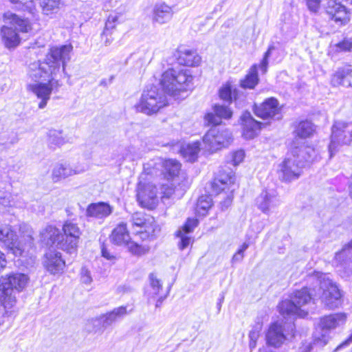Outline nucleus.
<instances>
[{"mask_svg": "<svg viewBox=\"0 0 352 352\" xmlns=\"http://www.w3.org/2000/svg\"><path fill=\"white\" fill-rule=\"evenodd\" d=\"M72 50L71 44L51 47L43 61L38 60L30 65V78L36 82L45 81L49 77L56 76L61 67L64 71L66 63L71 58Z\"/></svg>", "mask_w": 352, "mask_h": 352, "instance_id": "1", "label": "nucleus"}, {"mask_svg": "<svg viewBox=\"0 0 352 352\" xmlns=\"http://www.w3.org/2000/svg\"><path fill=\"white\" fill-rule=\"evenodd\" d=\"M307 281L314 285L316 300L329 309L339 307L343 301L342 294L337 284L329 278L327 274L315 272L307 276Z\"/></svg>", "mask_w": 352, "mask_h": 352, "instance_id": "2", "label": "nucleus"}, {"mask_svg": "<svg viewBox=\"0 0 352 352\" xmlns=\"http://www.w3.org/2000/svg\"><path fill=\"white\" fill-rule=\"evenodd\" d=\"M5 25L1 28V36L3 43L8 49L17 47L21 38L19 33H27L31 30V24L28 19L21 18L11 12H5L3 15Z\"/></svg>", "mask_w": 352, "mask_h": 352, "instance_id": "3", "label": "nucleus"}, {"mask_svg": "<svg viewBox=\"0 0 352 352\" xmlns=\"http://www.w3.org/2000/svg\"><path fill=\"white\" fill-rule=\"evenodd\" d=\"M307 283L308 286L294 292L290 299H285L279 303L278 309L283 317L291 316L304 317L307 314V311L302 307L311 300L314 302L316 300V296H314L316 288L314 285L307 281Z\"/></svg>", "mask_w": 352, "mask_h": 352, "instance_id": "4", "label": "nucleus"}, {"mask_svg": "<svg viewBox=\"0 0 352 352\" xmlns=\"http://www.w3.org/2000/svg\"><path fill=\"white\" fill-rule=\"evenodd\" d=\"M192 80L189 69L171 68L162 74L160 85L166 94L175 97L191 89L193 87Z\"/></svg>", "mask_w": 352, "mask_h": 352, "instance_id": "5", "label": "nucleus"}, {"mask_svg": "<svg viewBox=\"0 0 352 352\" xmlns=\"http://www.w3.org/2000/svg\"><path fill=\"white\" fill-rule=\"evenodd\" d=\"M321 0H307L309 10L316 13L320 6ZM325 19L329 24L336 29L346 25L351 21L349 10L336 0H327L323 5Z\"/></svg>", "mask_w": 352, "mask_h": 352, "instance_id": "6", "label": "nucleus"}, {"mask_svg": "<svg viewBox=\"0 0 352 352\" xmlns=\"http://www.w3.org/2000/svg\"><path fill=\"white\" fill-rule=\"evenodd\" d=\"M28 280V276L21 273L12 274L0 279V303L5 309L14 305L15 293L22 291Z\"/></svg>", "mask_w": 352, "mask_h": 352, "instance_id": "7", "label": "nucleus"}, {"mask_svg": "<svg viewBox=\"0 0 352 352\" xmlns=\"http://www.w3.org/2000/svg\"><path fill=\"white\" fill-rule=\"evenodd\" d=\"M168 104L166 94L157 85L146 87L144 90L140 102L136 105L137 110L147 115L157 113Z\"/></svg>", "mask_w": 352, "mask_h": 352, "instance_id": "8", "label": "nucleus"}, {"mask_svg": "<svg viewBox=\"0 0 352 352\" xmlns=\"http://www.w3.org/2000/svg\"><path fill=\"white\" fill-rule=\"evenodd\" d=\"M33 241L32 235L28 234V243L23 244L19 240L16 232L11 226L6 224L0 226V242L11 250L16 256H22L26 249L32 248Z\"/></svg>", "mask_w": 352, "mask_h": 352, "instance_id": "9", "label": "nucleus"}, {"mask_svg": "<svg viewBox=\"0 0 352 352\" xmlns=\"http://www.w3.org/2000/svg\"><path fill=\"white\" fill-rule=\"evenodd\" d=\"M352 141V123L336 121L331 128V142L329 144V157L338 151V146L348 145Z\"/></svg>", "mask_w": 352, "mask_h": 352, "instance_id": "10", "label": "nucleus"}, {"mask_svg": "<svg viewBox=\"0 0 352 352\" xmlns=\"http://www.w3.org/2000/svg\"><path fill=\"white\" fill-rule=\"evenodd\" d=\"M62 241L58 244V249L68 253H74L76 251L82 231L78 223L73 220H67L62 228Z\"/></svg>", "mask_w": 352, "mask_h": 352, "instance_id": "11", "label": "nucleus"}, {"mask_svg": "<svg viewBox=\"0 0 352 352\" xmlns=\"http://www.w3.org/2000/svg\"><path fill=\"white\" fill-rule=\"evenodd\" d=\"M232 140L231 132L220 124L212 125V127L203 138L204 143L208 145L209 149L212 151L228 146Z\"/></svg>", "mask_w": 352, "mask_h": 352, "instance_id": "12", "label": "nucleus"}, {"mask_svg": "<svg viewBox=\"0 0 352 352\" xmlns=\"http://www.w3.org/2000/svg\"><path fill=\"white\" fill-rule=\"evenodd\" d=\"M56 76L49 77L47 80V83L38 82L36 84L29 85L28 89L32 91L41 102L38 103V108L43 109L47 105L50 98V95L54 89H57L60 87L58 80H56Z\"/></svg>", "mask_w": 352, "mask_h": 352, "instance_id": "13", "label": "nucleus"}, {"mask_svg": "<svg viewBox=\"0 0 352 352\" xmlns=\"http://www.w3.org/2000/svg\"><path fill=\"white\" fill-rule=\"evenodd\" d=\"M256 206L264 214L274 212L280 206V200L277 190L274 188H265L256 198Z\"/></svg>", "mask_w": 352, "mask_h": 352, "instance_id": "14", "label": "nucleus"}, {"mask_svg": "<svg viewBox=\"0 0 352 352\" xmlns=\"http://www.w3.org/2000/svg\"><path fill=\"white\" fill-rule=\"evenodd\" d=\"M302 168L293 157H287L278 165V178L285 182L296 180L301 175Z\"/></svg>", "mask_w": 352, "mask_h": 352, "instance_id": "15", "label": "nucleus"}, {"mask_svg": "<svg viewBox=\"0 0 352 352\" xmlns=\"http://www.w3.org/2000/svg\"><path fill=\"white\" fill-rule=\"evenodd\" d=\"M279 102L274 97L265 99L260 104H254L253 110L254 114L263 120L274 118L280 113Z\"/></svg>", "mask_w": 352, "mask_h": 352, "instance_id": "16", "label": "nucleus"}, {"mask_svg": "<svg viewBox=\"0 0 352 352\" xmlns=\"http://www.w3.org/2000/svg\"><path fill=\"white\" fill-rule=\"evenodd\" d=\"M333 265L338 270L343 269L347 274L352 272V240L336 253Z\"/></svg>", "mask_w": 352, "mask_h": 352, "instance_id": "17", "label": "nucleus"}, {"mask_svg": "<svg viewBox=\"0 0 352 352\" xmlns=\"http://www.w3.org/2000/svg\"><path fill=\"white\" fill-rule=\"evenodd\" d=\"M292 155L302 167L317 159V153L315 148L305 144L294 146L292 149Z\"/></svg>", "mask_w": 352, "mask_h": 352, "instance_id": "18", "label": "nucleus"}, {"mask_svg": "<svg viewBox=\"0 0 352 352\" xmlns=\"http://www.w3.org/2000/svg\"><path fill=\"white\" fill-rule=\"evenodd\" d=\"M285 340L286 336L284 333L283 326L278 322L272 323L265 334L267 345L279 348Z\"/></svg>", "mask_w": 352, "mask_h": 352, "instance_id": "19", "label": "nucleus"}, {"mask_svg": "<svg viewBox=\"0 0 352 352\" xmlns=\"http://www.w3.org/2000/svg\"><path fill=\"white\" fill-rule=\"evenodd\" d=\"M39 241L45 246L58 248V244L62 241V233L56 227L48 225L40 231Z\"/></svg>", "mask_w": 352, "mask_h": 352, "instance_id": "20", "label": "nucleus"}, {"mask_svg": "<svg viewBox=\"0 0 352 352\" xmlns=\"http://www.w3.org/2000/svg\"><path fill=\"white\" fill-rule=\"evenodd\" d=\"M213 112L208 113L205 116V120L208 124L219 125L221 119H230L232 118L233 112L231 109L226 105L215 104L212 107Z\"/></svg>", "mask_w": 352, "mask_h": 352, "instance_id": "21", "label": "nucleus"}, {"mask_svg": "<svg viewBox=\"0 0 352 352\" xmlns=\"http://www.w3.org/2000/svg\"><path fill=\"white\" fill-rule=\"evenodd\" d=\"M200 146L201 143L197 141L186 144H182L179 142L173 143L171 146L173 152H180L186 161L194 162L198 157Z\"/></svg>", "mask_w": 352, "mask_h": 352, "instance_id": "22", "label": "nucleus"}, {"mask_svg": "<svg viewBox=\"0 0 352 352\" xmlns=\"http://www.w3.org/2000/svg\"><path fill=\"white\" fill-rule=\"evenodd\" d=\"M346 319V316L344 313H337L329 314L321 318L318 326L322 332L318 335L321 336L328 331L337 328L338 327L343 324Z\"/></svg>", "mask_w": 352, "mask_h": 352, "instance_id": "23", "label": "nucleus"}, {"mask_svg": "<svg viewBox=\"0 0 352 352\" xmlns=\"http://www.w3.org/2000/svg\"><path fill=\"white\" fill-rule=\"evenodd\" d=\"M243 126V135L246 139L254 138L261 129L262 123L256 120L249 111H245L240 118Z\"/></svg>", "mask_w": 352, "mask_h": 352, "instance_id": "24", "label": "nucleus"}, {"mask_svg": "<svg viewBox=\"0 0 352 352\" xmlns=\"http://www.w3.org/2000/svg\"><path fill=\"white\" fill-rule=\"evenodd\" d=\"M331 83L333 87H352V69L350 67L339 68L332 75Z\"/></svg>", "mask_w": 352, "mask_h": 352, "instance_id": "25", "label": "nucleus"}, {"mask_svg": "<svg viewBox=\"0 0 352 352\" xmlns=\"http://www.w3.org/2000/svg\"><path fill=\"white\" fill-rule=\"evenodd\" d=\"M45 267L52 274L62 273L65 266L62 255L58 252H50L46 254Z\"/></svg>", "mask_w": 352, "mask_h": 352, "instance_id": "26", "label": "nucleus"}, {"mask_svg": "<svg viewBox=\"0 0 352 352\" xmlns=\"http://www.w3.org/2000/svg\"><path fill=\"white\" fill-rule=\"evenodd\" d=\"M113 208L106 202H98L89 204L86 210V215L96 219H103L109 216Z\"/></svg>", "mask_w": 352, "mask_h": 352, "instance_id": "27", "label": "nucleus"}, {"mask_svg": "<svg viewBox=\"0 0 352 352\" xmlns=\"http://www.w3.org/2000/svg\"><path fill=\"white\" fill-rule=\"evenodd\" d=\"M127 314L126 307L120 306L115 308L113 311L100 316L98 318L93 319L94 322L102 324V327L107 328L118 320L123 318Z\"/></svg>", "mask_w": 352, "mask_h": 352, "instance_id": "28", "label": "nucleus"}, {"mask_svg": "<svg viewBox=\"0 0 352 352\" xmlns=\"http://www.w3.org/2000/svg\"><path fill=\"white\" fill-rule=\"evenodd\" d=\"M110 239L112 243L116 245L122 246L127 244L131 240L129 232L125 223L118 224L111 232Z\"/></svg>", "mask_w": 352, "mask_h": 352, "instance_id": "29", "label": "nucleus"}, {"mask_svg": "<svg viewBox=\"0 0 352 352\" xmlns=\"http://www.w3.org/2000/svg\"><path fill=\"white\" fill-rule=\"evenodd\" d=\"M83 170L74 169L67 163H58L56 164L52 170V179L54 182L76 174L82 173Z\"/></svg>", "mask_w": 352, "mask_h": 352, "instance_id": "30", "label": "nucleus"}, {"mask_svg": "<svg viewBox=\"0 0 352 352\" xmlns=\"http://www.w3.org/2000/svg\"><path fill=\"white\" fill-rule=\"evenodd\" d=\"M234 175L230 171L226 175H221L219 177L215 178L212 184L213 190L219 194L226 190L232 192L234 189H231V186L234 184Z\"/></svg>", "mask_w": 352, "mask_h": 352, "instance_id": "31", "label": "nucleus"}, {"mask_svg": "<svg viewBox=\"0 0 352 352\" xmlns=\"http://www.w3.org/2000/svg\"><path fill=\"white\" fill-rule=\"evenodd\" d=\"M162 174L167 180L173 179L177 177L181 169L180 163L172 159L162 161Z\"/></svg>", "mask_w": 352, "mask_h": 352, "instance_id": "32", "label": "nucleus"}, {"mask_svg": "<svg viewBox=\"0 0 352 352\" xmlns=\"http://www.w3.org/2000/svg\"><path fill=\"white\" fill-rule=\"evenodd\" d=\"M173 15L172 8L165 3H159L153 9V21L160 24L168 21Z\"/></svg>", "mask_w": 352, "mask_h": 352, "instance_id": "33", "label": "nucleus"}, {"mask_svg": "<svg viewBox=\"0 0 352 352\" xmlns=\"http://www.w3.org/2000/svg\"><path fill=\"white\" fill-rule=\"evenodd\" d=\"M41 13L52 18L60 10L62 0H38Z\"/></svg>", "mask_w": 352, "mask_h": 352, "instance_id": "34", "label": "nucleus"}, {"mask_svg": "<svg viewBox=\"0 0 352 352\" xmlns=\"http://www.w3.org/2000/svg\"><path fill=\"white\" fill-rule=\"evenodd\" d=\"M178 60L181 65L188 67H195L201 62V57L196 51L185 50L180 52Z\"/></svg>", "mask_w": 352, "mask_h": 352, "instance_id": "35", "label": "nucleus"}, {"mask_svg": "<svg viewBox=\"0 0 352 352\" xmlns=\"http://www.w3.org/2000/svg\"><path fill=\"white\" fill-rule=\"evenodd\" d=\"M258 67L256 65H252L248 74L240 81V86L243 89H254L258 83Z\"/></svg>", "mask_w": 352, "mask_h": 352, "instance_id": "36", "label": "nucleus"}, {"mask_svg": "<svg viewBox=\"0 0 352 352\" xmlns=\"http://www.w3.org/2000/svg\"><path fill=\"white\" fill-rule=\"evenodd\" d=\"M328 341L329 337L327 336L324 334L318 336V333H316L313 342L304 343L300 349V352H311L314 347L322 348L328 343Z\"/></svg>", "mask_w": 352, "mask_h": 352, "instance_id": "37", "label": "nucleus"}, {"mask_svg": "<svg viewBox=\"0 0 352 352\" xmlns=\"http://www.w3.org/2000/svg\"><path fill=\"white\" fill-rule=\"evenodd\" d=\"M314 131V126L310 121L303 120L298 124L295 133L300 138H307L310 137Z\"/></svg>", "mask_w": 352, "mask_h": 352, "instance_id": "38", "label": "nucleus"}, {"mask_svg": "<svg viewBox=\"0 0 352 352\" xmlns=\"http://www.w3.org/2000/svg\"><path fill=\"white\" fill-rule=\"evenodd\" d=\"M150 217L142 212H136L131 215V222L133 227L144 228V231L149 232L147 230V225L151 223Z\"/></svg>", "mask_w": 352, "mask_h": 352, "instance_id": "39", "label": "nucleus"}, {"mask_svg": "<svg viewBox=\"0 0 352 352\" xmlns=\"http://www.w3.org/2000/svg\"><path fill=\"white\" fill-rule=\"evenodd\" d=\"M15 5V8L19 10L26 11L33 14L36 10V4L34 0H10Z\"/></svg>", "mask_w": 352, "mask_h": 352, "instance_id": "40", "label": "nucleus"}, {"mask_svg": "<svg viewBox=\"0 0 352 352\" xmlns=\"http://www.w3.org/2000/svg\"><path fill=\"white\" fill-rule=\"evenodd\" d=\"M67 140L62 135L61 131L50 130L48 136V142L51 147L53 146H60L64 144Z\"/></svg>", "mask_w": 352, "mask_h": 352, "instance_id": "41", "label": "nucleus"}, {"mask_svg": "<svg viewBox=\"0 0 352 352\" xmlns=\"http://www.w3.org/2000/svg\"><path fill=\"white\" fill-rule=\"evenodd\" d=\"M212 206V199L207 195L199 197L197 203V211L201 215H205Z\"/></svg>", "mask_w": 352, "mask_h": 352, "instance_id": "42", "label": "nucleus"}, {"mask_svg": "<svg viewBox=\"0 0 352 352\" xmlns=\"http://www.w3.org/2000/svg\"><path fill=\"white\" fill-rule=\"evenodd\" d=\"M236 95L237 90H232V87L230 85H226L221 87L219 90V97L221 98V99L229 102H231L233 98L235 100H236Z\"/></svg>", "mask_w": 352, "mask_h": 352, "instance_id": "43", "label": "nucleus"}, {"mask_svg": "<svg viewBox=\"0 0 352 352\" xmlns=\"http://www.w3.org/2000/svg\"><path fill=\"white\" fill-rule=\"evenodd\" d=\"M125 246H127L129 251L133 255L135 256H142L146 254L149 248L147 246H142L138 244L135 242L131 241V240L127 243Z\"/></svg>", "mask_w": 352, "mask_h": 352, "instance_id": "44", "label": "nucleus"}, {"mask_svg": "<svg viewBox=\"0 0 352 352\" xmlns=\"http://www.w3.org/2000/svg\"><path fill=\"white\" fill-rule=\"evenodd\" d=\"M333 47L336 52H351L352 51V38L344 37L335 44Z\"/></svg>", "mask_w": 352, "mask_h": 352, "instance_id": "45", "label": "nucleus"}, {"mask_svg": "<svg viewBox=\"0 0 352 352\" xmlns=\"http://www.w3.org/2000/svg\"><path fill=\"white\" fill-rule=\"evenodd\" d=\"M156 194L151 193L148 197L144 195V192H139L137 194V199L142 207L148 208L155 203Z\"/></svg>", "mask_w": 352, "mask_h": 352, "instance_id": "46", "label": "nucleus"}, {"mask_svg": "<svg viewBox=\"0 0 352 352\" xmlns=\"http://www.w3.org/2000/svg\"><path fill=\"white\" fill-rule=\"evenodd\" d=\"M278 47L272 43L269 45L267 50L264 54L263 58L261 62L259 65L262 72L265 74L267 72V66H268V58L272 54V53L277 50Z\"/></svg>", "mask_w": 352, "mask_h": 352, "instance_id": "47", "label": "nucleus"}, {"mask_svg": "<svg viewBox=\"0 0 352 352\" xmlns=\"http://www.w3.org/2000/svg\"><path fill=\"white\" fill-rule=\"evenodd\" d=\"M197 219L188 218L184 225L177 230L178 234H181V233L188 234L192 232L193 230L197 226Z\"/></svg>", "mask_w": 352, "mask_h": 352, "instance_id": "48", "label": "nucleus"}, {"mask_svg": "<svg viewBox=\"0 0 352 352\" xmlns=\"http://www.w3.org/2000/svg\"><path fill=\"white\" fill-rule=\"evenodd\" d=\"M174 188L172 184H162L160 187L159 195H161V199H169L171 195L174 193Z\"/></svg>", "mask_w": 352, "mask_h": 352, "instance_id": "49", "label": "nucleus"}, {"mask_svg": "<svg viewBox=\"0 0 352 352\" xmlns=\"http://www.w3.org/2000/svg\"><path fill=\"white\" fill-rule=\"evenodd\" d=\"M117 21V18L116 16H109L106 23L104 30L102 34V37L104 36L111 35L112 33L113 29L116 27V21Z\"/></svg>", "mask_w": 352, "mask_h": 352, "instance_id": "50", "label": "nucleus"}, {"mask_svg": "<svg viewBox=\"0 0 352 352\" xmlns=\"http://www.w3.org/2000/svg\"><path fill=\"white\" fill-rule=\"evenodd\" d=\"M149 280L150 285L154 291V294L157 295L162 288V284L160 280L158 279L153 273H151L149 274Z\"/></svg>", "mask_w": 352, "mask_h": 352, "instance_id": "51", "label": "nucleus"}, {"mask_svg": "<svg viewBox=\"0 0 352 352\" xmlns=\"http://www.w3.org/2000/svg\"><path fill=\"white\" fill-rule=\"evenodd\" d=\"M177 236L180 238L179 248L181 250L186 248L192 241L191 237H190L187 234L181 233V234H178V232H177Z\"/></svg>", "mask_w": 352, "mask_h": 352, "instance_id": "52", "label": "nucleus"}, {"mask_svg": "<svg viewBox=\"0 0 352 352\" xmlns=\"http://www.w3.org/2000/svg\"><path fill=\"white\" fill-rule=\"evenodd\" d=\"M245 157V153L243 150L234 152L232 155V162L234 166L241 163Z\"/></svg>", "mask_w": 352, "mask_h": 352, "instance_id": "53", "label": "nucleus"}, {"mask_svg": "<svg viewBox=\"0 0 352 352\" xmlns=\"http://www.w3.org/2000/svg\"><path fill=\"white\" fill-rule=\"evenodd\" d=\"M81 281L85 284H90L92 282L90 272L85 267L81 269Z\"/></svg>", "mask_w": 352, "mask_h": 352, "instance_id": "54", "label": "nucleus"}, {"mask_svg": "<svg viewBox=\"0 0 352 352\" xmlns=\"http://www.w3.org/2000/svg\"><path fill=\"white\" fill-rule=\"evenodd\" d=\"M261 329V324H257L249 333V338L252 340H257L259 336V332Z\"/></svg>", "mask_w": 352, "mask_h": 352, "instance_id": "55", "label": "nucleus"}, {"mask_svg": "<svg viewBox=\"0 0 352 352\" xmlns=\"http://www.w3.org/2000/svg\"><path fill=\"white\" fill-rule=\"evenodd\" d=\"M101 254H102V256L104 258H107V260L113 261V260L116 259L115 256L111 254L109 252V250H107V248H106L104 244H102V246H101Z\"/></svg>", "mask_w": 352, "mask_h": 352, "instance_id": "56", "label": "nucleus"}, {"mask_svg": "<svg viewBox=\"0 0 352 352\" xmlns=\"http://www.w3.org/2000/svg\"><path fill=\"white\" fill-rule=\"evenodd\" d=\"M6 264L5 254L0 250V272L6 266Z\"/></svg>", "mask_w": 352, "mask_h": 352, "instance_id": "57", "label": "nucleus"}, {"mask_svg": "<svg viewBox=\"0 0 352 352\" xmlns=\"http://www.w3.org/2000/svg\"><path fill=\"white\" fill-rule=\"evenodd\" d=\"M243 257H244V254H241L239 252H236L232 256V263L240 262L243 260Z\"/></svg>", "mask_w": 352, "mask_h": 352, "instance_id": "58", "label": "nucleus"}, {"mask_svg": "<svg viewBox=\"0 0 352 352\" xmlns=\"http://www.w3.org/2000/svg\"><path fill=\"white\" fill-rule=\"evenodd\" d=\"M113 78H114V76H111L109 78V79L108 82H107V80L106 79H102V80H100V86H103V87H107L108 84H110V83H111V82H112V81H113Z\"/></svg>", "mask_w": 352, "mask_h": 352, "instance_id": "59", "label": "nucleus"}, {"mask_svg": "<svg viewBox=\"0 0 352 352\" xmlns=\"http://www.w3.org/2000/svg\"><path fill=\"white\" fill-rule=\"evenodd\" d=\"M249 243L247 242H245L242 244L241 248L237 250L238 252H239L241 254H244V252L248 248Z\"/></svg>", "mask_w": 352, "mask_h": 352, "instance_id": "60", "label": "nucleus"}, {"mask_svg": "<svg viewBox=\"0 0 352 352\" xmlns=\"http://www.w3.org/2000/svg\"><path fill=\"white\" fill-rule=\"evenodd\" d=\"M249 243L247 242H245L242 244L241 248L237 250L238 252H239L241 254H244V252L248 248Z\"/></svg>", "mask_w": 352, "mask_h": 352, "instance_id": "61", "label": "nucleus"}, {"mask_svg": "<svg viewBox=\"0 0 352 352\" xmlns=\"http://www.w3.org/2000/svg\"><path fill=\"white\" fill-rule=\"evenodd\" d=\"M166 296H164V297L163 296H160L157 298V301H156V303H155V307L156 308H158V307H160L163 301L164 300V299L166 298Z\"/></svg>", "mask_w": 352, "mask_h": 352, "instance_id": "62", "label": "nucleus"}, {"mask_svg": "<svg viewBox=\"0 0 352 352\" xmlns=\"http://www.w3.org/2000/svg\"><path fill=\"white\" fill-rule=\"evenodd\" d=\"M256 341L257 340H250L249 346L251 350H252L253 349H254L256 347Z\"/></svg>", "mask_w": 352, "mask_h": 352, "instance_id": "63", "label": "nucleus"}, {"mask_svg": "<svg viewBox=\"0 0 352 352\" xmlns=\"http://www.w3.org/2000/svg\"><path fill=\"white\" fill-rule=\"evenodd\" d=\"M7 148L8 146L6 142H0V151H3Z\"/></svg>", "mask_w": 352, "mask_h": 352, "instance_id": "64", "label": "nucleus"}]
</instances>
